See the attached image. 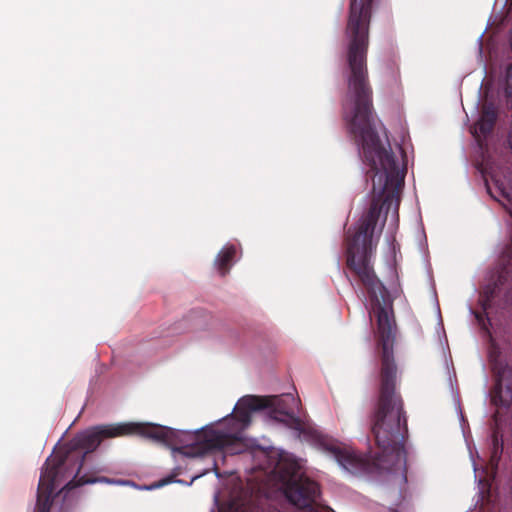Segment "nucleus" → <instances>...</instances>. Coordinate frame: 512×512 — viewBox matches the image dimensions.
<instances>
[{"label": "nucleus", "instance_id": "obj_1", "mask_svg": "<svg viewBox=\"0 0 512 512\" xmlns=\"http://www.w3.org/2000/svg\"><path fill=\"white\" fill-rule=\"evenodd\" d=\"M381 206H369L358 226L347 239L346 265L359 278L367 290L371 310L375 316L378 345L381 348L380 385L375 409L371 415V433L378 448L371 461L382 470H397L406 464L405 442L408 435L407 417L401 394L396 389L397 366L394 361L393 345L396 336V323L393 303L386 287L375 275L370 259L376 249L374 232L381 214ZM273 406L271 417L296 430L300 435L319 442L347 471L356 472L368 468L370 459L352 449L337 444H325L323 437L315 429L295 416L299 411L300 400L287 393L272 399L248 395L242 397L234 408V413L225 418L233 422V431L216 429L205 430L194 436L191 445L176 448L187 457H199L218 450L229 454H240L246 449L242 430L251 422V413Z\"/></svg>", "mask_w": 512, "mask_h": 512}, {"label": "nucleus", "instance_id": "obj_2", "mask_svg": "<svg viewBox=\"0 0 512 512\" xmlns=\"http://www.w3.org/2000/svg\"><path fill=\"white\" fill-rule=\"evenodd\" d=\"M133 434L169 446L182 442L180 433L176 430L152 423L128 422L98 425L79 433L55 456L47 458L38 483L35 512H50L52 494L57 486L71 476H73L72 479L65 485L67 490L96 482L112 483V480L106 477L91 478L87 475L79 476L85 456L95 451L105 439Z\"/></svg>", "mask_w": 512, "mask_h": 512}, {"label": "nucleus", "instance_id": "obj_3", "mask_svg": "<svg viewBox=\"0 0 512 512\" xmlns=\"http://www.w3.org/2000/svg\"><path fill=\"white\" fill-rule=\"evenodd\" d=\"M284 494L299 509L312 508L320 494L319 485L300 472L297 462H280L278 465Z\"/></svg>", "mask_w": 512, "mask_h": 512}, {"label": "nucleus", "instance_id": "obj_4", "mask_svg": "<svg viewBox=\"0 0 512 512\" xmlns=\"http://www.w3.org/2000/svg\"><path fill=\"white\" fill-rule=\"evenodd\" d=\"M489 362L495 377L491 401L496 406L508 408L512 403V367L503 359L500 349L494 344L489 349Z\"/></svg>", "mask_w": 512, "mask_h": 512}, {"label": "nucleus", "instance_id": "obj_5", "mask_svg": "<svg viewBox=\"0 0 512 512\" xmlns=\"http://www.w3.org/2000/svg\"><path fill=\"white\" fill-rule=\"evenodd\" d=\"M498 111L493 103H485L482 108L480 119L476 124L478 131L483 137L488 136L494 129Z\"/></svg>", "mask_w": 512, "mask_h": 512}, {"label": "nucleus", "instance_id": "obj_6", "mask_svg": "<svg viewBox=\"0 0 512 512\" xmlns=\"http://www.w3.org/2000/svg\"><path fill=\"white\" fill-rule=\"evenodd\" d=\"M235 254L236 249L234 246L225 247L218 253L215 264L221 276H225L228 273Z\"/></svg>", "mask_w": 512, "mask_h": 512}, {"label": "nucleus", "instance_id": "obj_7", "mask_svg": "<svg viewBox=\"0 0 512 512\" xmlns=\"http://www.w3.org/2000/svg\"><path fill=\"white\" fill-rule=\"evenodd\" d=\"M495 187L494 190L487 185L488 193L491 195L492 198L497 200L498 202L502 203L504 207H506V204L502 202L501 198L508 203L511 202V193L510 191L504 187L502 183H500L498 180L494 181Z\"/></svg>", "mask_w": 512, "mask_h": 512}, {"label": "nucleus", "instance_id": "obj_8", "mask_svg": "<svg viewBox=\"0 0 512 512\" xmlns=\"http://www.w3.org/2000/svg\"><path fill=\"white\" fill-rule=\"evenodd\" d=\"M503 452V442L502 439L499 438V434L497 431H494L492 434V450L490 456V463L492 466L497 467L498 462L501 458Z\"/></svg>", "mask_w": 512, "mask_h": 512}, {"label": "nucleus", "instance_id": "obj_9", "mask_svg": "<svg viewBox=\"0 0 512 512\" xmlns=\"http://www.w3.org/2000/svg\"><path fill=\"white\" fill-rule=\"evenodd\" d=\"M505 96L507 99L512 98V63L505 70Z\"/></svg>", "mask_w": 512, "mask_h": 512}, {"label": "nucleus", "instance_id": "obj_10", "mask_svg": "<svg viewBox=\"0 0 512 512\" xmlns=\"http://www.w3.org/2000/svg\"><path fill=\"white\" fill-rule=\"evenodd\" d=\"M493 290L490 291L489 295L486 296V299L483 301V309L486 310L488 308V306L490 305L489 302L491 301V299L493 298Z\"/></svg>", "mask_w": 512, "mask_h": 512}, {"label": "nucleus", "instance_id": "obj_11", "mask_svg": "<svg viewBox=\"0 0 512 512\" xmlns=\"http://www.w3.org/2000/svg\"><path fill=\"white\" fill-rule=\"evenodd\" d=\"M476 317H477L479 322L483 321V315L481 313L477 314Z\"/></svg>", "mask_w": 512, "mask_h": 512}]
</instances>
